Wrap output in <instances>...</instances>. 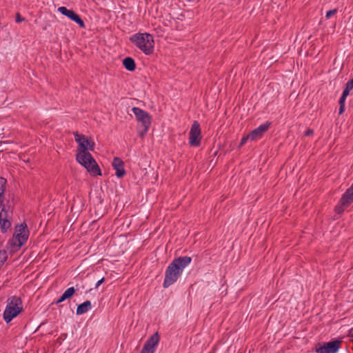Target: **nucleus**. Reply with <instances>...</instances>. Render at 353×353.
<instances>
[{
  "label": "nucleus",
  "mask_w": 353,
  "mask_h": 353,
  "mask_svg": "<svg viewBox=\"0 0 353 353\" xmlns=\"http://www.w3.org/2000/svg\"><path fill=\"white\" fill-rule=\"evenodd\" d=\"M75 141L78 143L77 149L76 160L78 163L85 167L92 176H101V172L97 163L88 151H93L94 143L89 140L85 135L79 134L78 132L74 134Z\"/></svg>",
  "instance_id": "1"
},
{
  "label": "nucleus",
  "mask_w": 353,
  "mask_h": 353,
  "mask_svg": "<svg viewBox=\"0 0 353 353\" xmlns=\"http://www.w3.org/2000/svg\"><path fill=\"white\" fill-rule=\"evenodd\" d=\"M191 261L192 258L188 256L175 258L171 263H170L165 270L163 284V288H167L176 282L183 272V269L188 266Z\"/></svg>",
  "instance_id": "2"
},
{
  "label": "nucleus",
  "mask_w": 353,
  "mask_h": 353,
  "mask_svg": "<svg viewBox=\"0 0 353 353\" xmlns=\"http://www.w3.org/2000/svg\"><path fill=\"white\" fill-rule=\"evenodd\" d=\"M130 40L146 55L151 54L154 51V39L149 33L134 34Z\"/></svg>",
  "instance_id": "3"
},
{
  "label": "nucleus",
  "mask_w": 353,
  "mask_h": 353,
  "mask_svg": "<svg viewBox=\"0 0 353 353\" xmlns=\"http://www.w3.org/2000/svg\"><path fill=\"white\" fill-rule=\"evenodd\" d=\"M23 310L22 301L20 297L13 296L8 299V303L3 312V319L6 323H10Z\"/></svg>",
  "instance_id": "4"
},
{
  "label": "nucleus",
  "mask_w": 353,
  "mask_h": 353,
  "mask_svg": "<svg viewBox=\"0 0 353 353\" xmlns=\"http://www.w3.org/2000/svg\"><path fill=\"white\" fill-rule=\"evenodd\" d=\"M341 341L334 340L330 342L318 343L315 346L316 353H336L341 347Z\"/></svg>",
  "instance_id": "5"
},
{
  "label": "nucleus",
  "mask_w": 353,
  "mask_h": 353,
  "mask_svg": "<svg viewBox=\"0 0 353 353\" xmlns=\"http://www.w3.org/2000/svg\"><path fill=\"white\" fill-rule=\"evenodd\" d=\"M190 144L194 147H198L201 145V128L197 121H194L191 126L190 131Z\"/></svg>",
  "instance_id": "6"
},
{
  "label": "nucleus",
  "mask_w": 353,
  "mask_h": 353,
  "mask_svg": "<svg viewBox=\"0 0 353 353\" xmlns=\"http://www.w3.org/2000/svg\"><path fill=\"white\" fill-rule=\"evenodd\" d=\"M58 11L63 15L66 16L72 21L76 22L77 24H79V26L81 28H85L84 21L81 19L79 15L77 14L74 10H68L66 7L61 6L58 8Z\"/></svg>",
  "instance_id": "7"
},
{
  "label": "nucleus",
  "mask_w": 353,
  "mask_h": 353,
  "mask_svg": "<svg viewBox=\"0 0 353 353\" xmlns=\"http://www.w3.org/2000/svg\"><path fill=\"white\" fill-rule=\"evenodd\" d=\"M132 111L134 114L137 120L141 123L142 126L151 125L152 118L147 112L137 107L132 108Z\"/></svg>",
  "instance_id": "8"
},
{
  "label": "nucleus",
  "mask_w": 353,
  "mask_h": 353,
  "mask_svg": "<svg viewBox=\"0 0 353 353\" xmlns=\"http://www.w3.org/2000/svg\"><path fill=\"white\" fill-rule=\"evenodd\" d=\"M271 123L265 122L261 124L260 126L253 130L249 133L250 139L251 141L257 140L263 137L265 132H266L270 128Z\"/></svg>",
  "instance_id": "9"
},
{
  "label": "nucleus",
  "mask_w": 353,
  "mask_h": 353,
  "mask_svg": "<svg viewBox=\"0 0 353 353\" xmlns=\"http://www.w3.org/2000/svg\"><path fill=\"white\" fill-rule=\"evenodd\" d=\"M28 236L29 233H14L10 245L17 246L19 248L26 243Z\"/></svg>",
  "instance_id": "10"
},
{
  "label": "nucleus",
  "mask_w": 353,
  "mask_h": 353,
  "mask_svg": "<svg viewBox=\"0 0 353 353\" xmlns=\"http://www.w3.org/2000/svg\"><path fill=\"white\" fill-rule=\"evenodd\" d=\"M112 166L114 169L116 170V176L118 178L123 177L125 174V171L123 168L124 163L123 161L119 157H114L112 161Z\"/></svg>",
  "instance_id": "11"
},
{
  "label": "nucleus",
  "mask_w": 353,
  "mask_h": 353,
  "mask_svg": "<svg viewBox=\"0 0 353 353\" xmlns=\"http://www.w3.org/2000/svg\"><path fill=\"white\" fill-rule=\"evenodd\" d=\"M75 293V289L74 287L68 288L60 298L56 301V304H59L65 300L71 298Z\"/></svg>",
  "instance_id": "12"
},
{
  "label": "nucleus",
  "mask_w": 353,
  "mask_h": 353,
  "mask_svg": "<svg viewBox=\"0 0 353 353\" xmlns=\"http://www.w3.org/2000/svg\"><path fill=\"white\" fill-rule=\"evenodd\" d=\"M92 307L91 302L90 301H85L83 303L79 304L77 308V314L81 315L88 310H90Z\"/></svg>",
  "instance_id": "13"
},
{
  "label": "nucleus",
  "mask_w": 353,
  "mask_h": 353,
  "mask_svg": "<svg viewBox=\"0 0 353 353\" xmlns=\"http://www.w3.org/2000/svg\"><path fill=\"white\" fill-rule=\"evenodd\" d=\"M125 68L128 71H134L136 68L134 60L131 57H126L123 60Z\"/></svg>",
  "instance_id": "14"
},
{
  "label": "nucleus",
  "mask_w": 353,
  "mask_h": 353,
  "mask_svg": "<svg viewBox=\"0 0 353 353\" xmlns=\"http://www.w3.org/2000/svg\"><path fill=\"white\" fill-rule=\"evenodd\" d=\"M0 210L4 212H12V208L10 204V201L5 202V199H0Z\"/></svg>",
  "instance_id": "15"
},
{
  "label": "nucleus",
  "mask_w": 353,
  "mask_h": 353,
  "mask_svg": "<svg viewBox=\"0 0 353 353\" xmlns=\"http://www.w3.org/2000/svg\"><path fill=\"white\" fill-rule=\"evenodd\" d=\"M7 180L0 176V199H5V192L6 190Z\"/></svg>",
  "instance_id": "16"
},
{
  "label": "nucleus",
  "mask_w": 353,
  "mask_h": 353,
  "mask_svg": "<svg viewBox=\"0 0 353 353\" xmlns=\"http://www.w3.org/2000/svg\"><path fill=\"white\" fill-rule=\"evenodd\" d=\"M10 226L11 222L10 219H0V228L3 233H6Z\"/></svg>",
  "instance_id": "17"
},
{
  "label": "nucleus",
  "mask_w": 353,
  "mask_h": 353,
  "mask_svg": "<svg viewBox=\"0 0 353 353\" xmlns=\"http://www.w3.org/2000/svg\"><path fill=\"white\" fill-rule=\"evenodd\" d=\"M159 341V336L157 332L152 334L147 341L145 343L147 344H150L154 347H156Z\"/></svg>",
  "instance_id": "18"
},
{
  "label": "nucleus",
  "mask_w": 353,
  "mask_h": 353,
  "mask_svg": "<svg viewBox=\"0 0 353 353\" xmlns=\"http://www.w3.org/2000/svg\"><path fill=\"white\" fill-rule=\"evenodd\" d=\"M15 233H29V230L26 223L17 225L15 228Z\"/></svg>",
  "instance_id": "19"
},
{
  "label": "nucleus",
  "mask_w": 353,
  "mask_h": 353,
  "mask_svg": "<svg viewBox=\"0 0 353 353\" xmlns=\"http://www.w3.org/2000/svg\"><path fill=\"white\" fill-rule=\"evenodd\" d=\"M7 260V252L5 250H0V265L3 266Z\"/></svg>",
  "instance_id": "20"
},
{
  "label": "nucleus",
  "mask_w": 353,
  "mask_h": 353,
  "mask_svg": "<svg viewBox=\"0 0 353 353\" xmlns=\"http://www.w3.org/2000/svg\"><path fill=\"white\" fill-rule=\"evenodd\" d=\"M154 348L155 347L152 346V345L145 343L141 351L145 353H154Z\"/></svg>",
  "instance_id": "21"
},
{
  "label": "nucleus",
  "mask_w": 353,
  "mask_h": 353,
  "mask_svg": "<svg viewBox=\"0 0 353 353\" xmlns=\"http://www.w3.org/2000/svg\"><path fill=\"white\" fill-rule=\"evenodd\" d=\"M352 89H353V78L346 83L345 89L343 90V92L349 95L350 90H352Z\"/></svg>",
  "instance_id": "22"
},
{
  "label": "nucleus",
  "mask_w": 353,
  "mask_h": 353,
  "mask_svg": "<svg viewBox=\"0 0 353 353\" xmlns=\"http://www.w3.org/2000/svg\"><path fill=\"white\" fill-rule=\"evenodd\" d=\"M12 212L0 211V219H11Z\"/></svg>",
  "instance_id": "23"
},
{
  "label": "nucleus",
  "mask_w": 353,
  "mask_h": 353,
  "mask_svg": "<svg viewBox=\"0 0 353 353\" xmlns=\"http://www.w3.org/2000/svg\"><path fill=\"white\" fill-rule=\"evenodd\" d=\"M150 125H143V130L139 132V136L143 137L148 132Z\"/></svg>",
  "instance_id": "24"
},
{
  "label": "nucleus",
  "mask_w": 353,
  "mask_h": 353,
  "mask_svg": "<svg viewBox=\"0 0 353 353\" xmlns=\"http://www.w3.org/2000/svg\"><path fill=\"white\" fill-rule=\"evenodd\" d=\"M336 12H337V9L330 10L327 12L325 17L327 19H330L331 17L334 15Z\"/></svg>",
  "instance_id": "25"
},
{
  "label": "nucleus",
  "mask_w": 353,
  "mask_h": 353,
  "mask_svg": "<svg viewBox=\"0 0 353 353\" xmlns=\"http://www.w3.org/2000/svg\"><path fill=\"white\" fill-rule=\"evenodd\" d=\"M348 96V94L343 92L342 93V95L341 97V98L339 99V105H345V99L347 98V97Z\"/></svg>",
  "instance_id": "26"
},
{
  "label": "nucleus",
  "mask_w": 353,
  "mask_h": 353,
  "mask_svg": "<svg viewBox=\"0 0 353 353\" xmlns=\"http://www.w3.org/2000/svg\"><path fill=\"white\" fill-rule=\"evenodd\" d=\"M250 139V137H249V134L246 136H244L241 140V143H240V146L244 145L245 143V142Z\"/></svg>",
  "instance_id": "27"
},
{
  "label": "nucleus",
  "mask_w": 353,
  "mask_h": 353,
  "mask_svg": "<svg viewBox=\"0 0 353 353\" xmlns=\"http://www.w3.org/2000/svg\"><path fill=\"white\" fill-rule=\"evenodd\" d=\"M24 20H25V19L23 17H21L19 13H17L16 19H15V21L17 23H19Z\"/></svg>",
  "instance_id": "28"
},
{
  "label": "nucleus",
  "mask_w": 353,
  "mask_h": 353,
  "mask_svg": "<svg viewBox=\"0 0 353 353\" xmlns=\"http://www.w3.org/2000/svg\"><path fill=\"white\" fill-rule=\"evenodd\" d=\"M345 111V105H339V114H342Z\"/></svg>",
  "instance_id": "29"
},
{
  "label": "nucleus",
  "mask_w": 353,
  "mask_h": 353,
  "mask_svg": "<svg viewBox=\"0 0 353 353\" xmlns=\"http://www.w3.org/2000/svg\"><path fill=\"white\" fill-rule=\"evenodd\" d=\"M313 134H314V130L312 129H307L305 132V136H310V135H312Z\"/></svg>",
  "instance_id": "30"
},
{
  "label": "nucleus",
  "mask_w": 353,
  "mask_h": 353,
  "mask_svg": "<svg viewBox=\"0 0 353 353\" xmlns=\"http://www.w3.org/2000/svg\"><path fill=\"white\" fill-rule=\"evenodd\" d=\"M105 281V279L104 278H102L101 279H100L96 284L95 285V288H97L101 283H103Z\"/></svg>",
  "instance_id": "31"
},
{
  "label": "nucleus",
  "mask_w": 353,
  "mask_h": 353,
  "mask_svg": "<svg viewBox=\"0 0 353 353\" xmlns=\"http://www.w3.org/2000/svg\"><path fill=\"white\" fill-rule=\"evenodd\" d=\"M349 336L353 337V327L349 331Z\"/></svg>",
  "instance_id": "32"
},
{
  "label": "nucleus",
  "mask_w": 353,
  "mask_h": 353,
  "mask_svg": "<svg viewBox=\"0 0 353 353\" xmlns=\"http://www.w3.org/2000/svg\"><path fill=\"white\" fill-rule=\"evenodd\" d=\"M141 353H145V352H142V351H141Z\"/></svg>",
  "instance_id": "33"
},
{
  "label": "nucleus",
  "mask_w": 353,
  "mask_h": 353,
  "mask_svg": "<svg viewBox=\"0 0 353 353\" xmlns=\"http://www.w3.org/2000/svg\"><path fill=\"white\" fill-rule=\"evenodd\" d=\"M1 267H2V266H1V265H0V268H1Z\"/></svg>",
  "instance_id": "34"
}]
</instances>
